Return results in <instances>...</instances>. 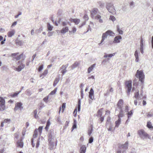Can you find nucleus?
<instances>
[{
  "label": "nucleus",
  "instance_id": "1",
  "mask_svg": "<svg viewBox=\"0 0 153 153\" xmlns=\"http://www.w3.org/2000/svg\"><path fill=\"white\" fill-rule=\"evenodd\" d=\"M106 8L108 12L113 14L116 13V11L113 4L111 2H106Z\"/></svg>",
  "mask_w": 153,
  "mask_h": 153
},
{
  "label": "nucleus",
  "instance_id": "2",
  "mask_svg": "<svg viewBox=\"0 0 153 153\" xmlns=\"http://www.w3.org/2000/svg\"><path fill=\"white\" fill-rule=\"evenodd\" d=\"M136 76L137 78L139 79V81L142 83H143L144 82L145 75L142 70H137L136 74Z\"/></svg>",
  "mask_w": 153,
  "mask_h": 153
},
{
  "label": "nucleus",
  "instance_id": "3",
  "mask_svg": "<svg viewBox=\"0 0 153 153\" xmlns=\"http://www.w3.org/2000/svg\"><path fill=\"white\" fill-rule=\"evenodd\" d=\"M115 34L111 30H108L105 33L102 34V39L101 42L100 44H101L104 40L105 39L107 38L108 36H114Z\"/></svg>",
  "mask_w": 153,
  "mask_h": 153
},
{
  "label": "nucleus",
  "instance_id": "4",
  "mask_svg": "<svg viewBox=\"0 0 153 153\" xmlns=\"http://www.w3.org/2000/svg\"><path fill=\"white\" fill-rule=\"evenodd\" d=\"M138 134L140 137L143 140L146 138L147 136H148V134L143 129L138 130Z\"/></svg>",
  "mask_w": 153,
  "mask_h": 153
},
{
  "label": "nucleus",
  "instance_id": "5",
  "mask_svg": "<svg viewBox=\"0 0 153 153\" xmlns=\"http://www.w3.org/2000/svg\"><path fill=\"white\" fill-rule=\"evenodd\" d=\"M125 84L127 88L128 95H129L132 88V82L131 81H127L125 82Z\"/></svg>",
  "mask_w": 153,
  "mask_h": 153
},
{
  "label": "nucleus",
  "instance_id": "6",
  "mask_svg": "<svg viewBox=\"0 0 153 153\" xmlns=\"http://www.w3.org/2000/svg\"><path fill=\"white\" fill-rule=\"evenodd\" d=\"M0 111H2L5 109V101L2 97H0Z\"/></svg>",
  "mask_w": 153,
  "mask_h": 153
},
{
  "label": "nucleus",
  "instance_id": "7",
  "mask_svg": "<svg viewBox=\"0 0 153 153\" xmlns=\"http://www.w3.org/2000/svg\"><path fill=\"white\" fill-rule=\"evenodd\" d=\"M81 100L79 99L78 100V104L77 106L75 109L74 112V116L75 117H76V116L77 112V110L78 111H80L81 107Z\"/></svg>",
  "mask_w": 153,
  "mask_h": 153
},
{
  "label": "nucleus",
  "instance_id": "8",
  "mask_svg": "<svg viewBox=\"0 0 153 153\" xmlns=\"http://www.w3.org/2000/svg\"><path fill=\"white\" fill-rule=\"evenodd\" d=\"M22 103L21 102H18L15 104V107L14 110L15 111H16L18 109L22 110L23 109V107L22 106Z\"/></svg>",
  "mask_w": 153,
  "mask_h": 153
},
{
  "label": "nucleus",
  "instance_id": "9",
  "mask_svg": "<svg viewBox=\"0 0 153 153\" xmlns=\"http://www.w3.org/2000/svg\"><path fill=\"white\" fill-rule=\"evenodd\" d=\"M48 141L49 143V148L51 150H52L54 148V146H56V145L55 146L54 139H51V140H49Z\"/></svg>",
  "mask_w": 153,
  "mask_h": 153
},
{
  "label": "nucleus",
  "instance_id": "10",
  "mask_svg": "<svg viewBox=\"0 0 153 153\" xmlns=\"http://www.w3.org/2000/svg\"><path fill=\"white\" fill-rule=\"evenodd\" d=\"M98 12V10L97 8H94L91 12V18H93L97 14Z\"/></svg>",
  "mask_w": 153,
  "mask_h": 153
},
{
  "label": "nucleus",
  "instance_id": "11",
  "mask_svg": "<svg viewBox=\"0 0 153 153\" xmlns=\"http://www.w3.org/2000/svg\"><path fill=\"white\" fill-rule=\"evenodd\" d=\"M54 134V131L53 130H50L48 132V140L51 139L53 140L54 138L53 137V136Z\"/></svg>",
  "mask_w": 153,
  "mask_h": 153
},
{
  "label": "nucleus",
  "instance_id": "12",
  "mask_svg": "<svg viewBox=\"0 0 153 153\" xmlns=\"http://www.w3.org/2000/svg\"><path fill=\"white\" fill-rule=\"evenodd\" d=\"M123 101L122 99H120L117 102V105L119 109H122Z\"/></svg>",
  "mask_w": 153,
  "mask_h": 153
},
{
  "label": "nucleus",
  "instance_id": "13",
  "mask_svg": "<svg viewBox=\"0 0 153 153\" xmlns=\"http://www.w3.org/2000/svg\"><path fill=\"white\" fill-rule=\"evenodd\" d=\"M128 142H126L124 144L121 145L120 147H119V148L123 149V150L126 151L128 148Z\"/></svg>",
  "mask_w": 153,
  "mask_h": 153
},
{
  "label": "nucleus",
  "instance_id": "14",
  "mask_svg": "<svg viewBox=\"0 0 153 153\" xmlns=\"http://www.w3.org/2000/svg\"><path fill=\"white\" fill-rule=\"evenodd\" d=\"M89 94V98L92 100H93L94 99V97L93 96L94 94V91L92 88H91Z\"/></svg>",
  "mask_w": 153,
  "mask_h": 153
},
{
  "label": "nucleus",
  "instance_id": "15",
  "mask_svg": "<svg viewBox=\"0 0 153 153\" xmlns=\"http://www.w3.org/2000/svg\"><path fill=\"white\" fill-rule=\"evenodd\" d=\"M122 39V38L120 36H116L114 39L113 42L114 43H119L120 42V40Z\"/></svg>",
  "mask_w": 153,
  "mask_h": 153
},
{
  "label": "nucleus",
  "instance_id": "16",
  "mask_svg": "<svg viewBox=\"0 0 153 153\" xmlns=\"http://www.w3.org/2000/svg\"><path fill=\"white\" fill-rule=\"evenodd\" d=\"M102 17L101 16L99 15H97L96 16H94L93 19H94L97 20H99V22L100 23H102L103 22L102 19H101Z\"/></svg>",
  "mask_w": 153,
  "mask_h": 153
},
{
  "label": "nucleus",
  "instance_id": "17",
  "mask_svg": "<svg viewBox=\"0 0 153 153\" xmlns=\"http://www.w3.org/2000/svg\"><path fill=\"white\" fill-rule=\"evenodd\" d=\"M70 20L72 22H74L75 24H78L80 22V20L78 19H72L71 18Z\"/></svg>",
  "mask_w": 153,
  "mask_h": 153
},
{
  "label": "nucleus",
  "instance_id": "18",
  "mask_svg": "<svg viewBox=\"0 0 153 153\" xmlns=\"http://www.w3.org/2000/svg\"><path fill=\"white\" fill-rule=\"evenodd\" d=\"M68 30V27H65L63 28L61 30L60 32L61 33L65 34L67 32Z\"/></svg>",
  "mask_w": 153,
  "mask_h": 153
},
{
  "label": "nucleus",
  "instance_id": "19",
  "mask_svg": "<svg viewBox=\"0 0 153 153\" xmlns=\"http://www.w3.org/2000/svg\"><path fill=\"white\" fill-rule=\"evenodd\" d=\"M25 67V65L24 64L22 63L21 64L18 66L17 69V70L18 71H20L22 70V69L24 68Z\"/></svg>",
  "mask_w": 153,
  "mask_h": 153
},
{
  "label": "nucleus",
  "instance_id": "20",
  "mask_svg": "<svg viewBox=\"0 0 153 153\" xmlns=\"http://www.w3.org/2000/svg\"><path fill=\"white\" fill-rule=\"evenodd\" d=\"M86 148L84 145L80 147V153H85Z\"/></svg>",
  "mask_w": 153,
  "mask_h": 153
},
{
  "label": "nucleus",
  "instance_id": "21",
  "mask_svg": "<svg viewBox=\"0 0 153 153\" xmlns=\"http://www.w3.org/2000/svg\"><path fill=\"white\" fill-rule=\"evenodd\" d=\"M79 63L78 62H76L74 63L71 66L72 70L76 68L79 65Z\"/></svg>",
  "mask_w": 153,
  "mask_h": 153
},
{
  "label": "nucleus",
  "instance_id": "22",
  "mask_svg": "<svg viewBox=\"0 0 153 153\" xmlns=\"http://www.w3.org/2000/svg\"><path fill=\"white\" fill-rule=\"evenodd\" d=\"M95 65L96 64H94L91 65V66L88 68V73H90L91 71L93 70L94 67H95Z\"/></svg>",
  "mask_w": 153,
  "mask_h": 153
},
{
  "label": "nucleus",
  "instance_id": "23",
  "mask_svg": "<svg viewBox=\"0 0 153 153\" xmlns=\"http://www.w3.org/2000/svg\"><path fill=\"white\" fill-rule=\"evenodd\" d=\"M15 31L14 30H12L9 32L8 33V36L9 37H11L15 33Z\"/></svg>",
  "mask_w": 153,
  "mask_h": 153
},
{
  "label": "nucleus",
  "instance_id": "24",
  "mask_svg": "<svg viewBox=\"0 0 153 153\" xmlns=\"http://www.w3.org/2000/svg\"><path fill=\"white\" fill-rule=\"evenodd\" d=\"M146 126L150 129H153V126H152V123L150 121H149L147 122Z\"/></svg>",
  "mask_w": 153,
  "mask_h": 153
},
{
  "label": "nucleus",
  "instance_id": "25",
  "mask_svg": "<svg viewBox=\"0 0 153 153\" xmlns=\"http://www.w3.org/2000/svg\"><path fill=\"white\" fill-rule=\"evenodd\" d=\"M120 110V111L119 112V114L118 115V117L119 118H120V117H122L124 116V114L123 113V111L122 109H119Z\"/></svg>",
  "mask_w": 153,
  "mask_h": 153
},
{
  "label": "nucleus",
  "instance_id": "26",
  "mask_svg": "<svg viewBox=\"0 0 153 153\" xmlns=\"http://www.w3.org/2000/svg\"><path fill=\"white\" fill-rule=\"evenodd\" d=\"M121 119L120 118H119L118 120L116 121L115 123V127H118L120 124L121 123Z\"/></svg>",
  "mask_w": 153,
  "mask_h": 153
},
{
  "label": "nucleus",
  "instance_id": "27",
  "mask_svg": "<svg viewBox=\"0 0 153 153\" xmlns=\"http://www.w3.org/2000/svg\"><path fill=\"white\" fill-rule=\"evenodd\" d=\"M103 109L102 108H101L98 110V111H97V117H102V110Z\"/></svg>",
  "mask_w": 153,
  "mask_h": 153
},
{
  "label": "nucleus",
  "instance_id": "28",
  "mask_svg": "<svg viewBox=\"0 0 153 153\" xmlns=\"http://www.w3.org/2000/svg\"><path fill=\"white\" fill-rule=\"evenodd\" d=\"M117 31L119 33V34L122 35L123 34V31L122 30L120 29V27L119 25H117Z\"/></svg>",
  "mask_w": 153,
  "mask_h": 153
},
{
  "label": "nucleus",
  "instance_id": "29",
  "mask_svg": "<svg viewBox=\"0 0 153 153\" xmlns=\"http://www.w3.org/2000/svg\"><path fill=\"white\" fill-rule=\"evenodd\" d=\"M76 128V120H74V122L73 126L72 127V131L73 130Z\"/></svg>",
  "mask_w": 153,
  "mask_h": 153
},
{
  "label": "nucleus",
  "instance_id": "30",
  "mask_svg": "<svg viewBox=\"0 0 153 153\" xmlns=\"http://www.w3.org/2000/svg\"><path fill=\"white\" fill-rule=\"evenodd\" d=\"M59 81V79L57 78H56L54 81L53 83V86L54 87H55L57 83Z\"/></svg>",
  "mask_w": 153,
  "mask_h": 153
},
{
  "label": "nucleus",
  "instance_id": "31",
  "mask_svg": "<svg viewBox=\"0 0 153 153\" xmlns=\"http://www.w3.org/2000/svg\"><path fill=\"white\" fill-rule=\"evenodd\" d=\"M53 27L49 23H47V28L48 30L51 31L53 29Z\"/></svg>",
  "mask_w": 153,
  "mask_h": 153
},
{
  "label": "nucleus",
  "instance_id": "32",
  "mask_svg": "<svg viewBox=\"0 0 153 153\" xmlns=\"http://www.w3.org/2000/svg\"><path fill=\"white\" fill-rule=\"evenodd\" d=\"M38 135V129H35L34 133L33 135V137L34 138H36Z\"/></svg>",
  "mask_w": 153,
  "mask_h": 153
},
{
  "label": "nucleus",
  "instance_id": "33",
  "mask_svg": "<svg viewBox=\"0 0 153 153\" xmlns=\"http://www.w3.org/2000/svg\"><path fill=\"white\" fill-rule=\"evenodd\" d=\"M17 144L18 146L20 148H22L23 146V143L22 142H17Z\"/></svg>",
  "mask_w": 153,
  "mask_h": 153
},
{
  "label": "nucleus",
  "instance_id": "34",
  "mask_svg": "<svg viewBox=\"0 0 153 153\" xmlns=\"http://www.w3.org/2000/svg\"><path fill=\"white\" fill-rule=\"evenodd\" d=\"M21 92V91H19L18 93L15 92L13 94H11L10 95V96L12 97H15L17 96Z\"/></svg>",
  "mask_w": 153,
  "mask_h": 153
},
{
  "label": "nucleus",
  "instance_id": "35",
  "mask_svg": "<svg viewBox=\"0 0 153 153\" xmlns=\"http://www.w3.org/2000/svg\"><path fill=\"white\" fill-rule=\"evenodd\" d=\"M98 4L102 8H103L105 6V3L101 1L98 2Z\"/></svg>",
  "mask_w": 153,
  "mask_h": 153
},
{
  "label": "nucleus",
  "instance_id": "36",
  "mask_svg": "<svg viewBox=\"0 0 153 153\" xmlns=\"http://www.w3.org/2000/svg\"><path fill=\"white\" fill-rule=\"evenodd\" d=\"M11 120L10 119H5L3 121V123H7L9 124L10 123Z\"/></svg>",
  "mask_w": 153,
  "mask_h": 153
},
{
  "label": "nucleus",
  "instance_id": "37",
  "mask_svg": "<svg viewBox=\"0 0 153 153\" xmlns=\"http://www.w3.org/2000/svg\"><path fill=\"white\" fill-rule=\"evenodd\" d=\"M139 96V91L138 90H136L134 97L136 99H138Z\"/></svg>",
  "mask_w": 153,
  "mask_h": 153
},
{
  "label": "nucleus",
  "instance_id": "38",
  "mask_svg": "<svg viewBox=\"0 0 153 153\" xmlns=\"http://www.w3.org/2000/svg\"><path fill=\"white\" fill-rule=\"evenodd\" d=\"M76 27H74L72 28V31H69V32L71 34L72 33H74L76 31Z\"/></svg>",
  "mask_w": 153,
  "mask_h": 153
},
{
  "label": "nucleus",
  "instance_id": "39",
  "mask_svg": "<svg viewBox=\"0 0 153 153\" xmlns=\"http://www.w3.org/2000/svg\"><path fill=\"white\" fill-rule=\"evenodd\" d=\"M16 43L17 45H21L23 44V42L22 41L17 40L16 41Z\"/></svg>",
  "mask_w": 153,
  "mask_h": 153
},
{
  "label": "nucleus",
  "instance_id": "40",
  "mask_svg": "<svg viewBox=\"0 0 153 153\" xmlns=\"http://www.w3.org/2000/svg\"><path fill=\"white\" fill-rule=\"evenodd\" d=\"M132 114L133 112L132 110H131L130 111H128V112L127 114L128 115V119H129L130 117L132 115Z\"/></svg>",
  "mask_w": 153,
  "mask_h": 153
},
{
  "label": "nucleus",
  "instance_id": "41",
  "mask_svg": "<svg viewBox=\"0 0 153 153\" xmlns=\"http://www.w3.org/2000/svg\"><path fill=\"white\" fill-rule=\"evenodd\" d=\"M109 19L113 22H114L116 20L114 16L112 15L110 16Z\"/></svg>",
  "mask_w": 153,
  "mask_h": 153
},
{
  "label": "nucleus",
  "instance_id": "42",
  "mask_svg": "<svg viewBox=\"0 0 153 153\" xmlns=\"http://www.w3.org/2000/svg\"><path fill=\"white\" fill-rule=\"evenodd\" d=\"M56 90H57V88H55V89L53 90L52 91H51V92L50 94L51 95H53V94H55L56 91Z\"/></svg>",
  "mask_w": 153,
  "mask_h": 153
},
{
  "label": "nucleus",
  "instance_id": "43",
  "mask_svg": "<svg viewBox=\"0 0 153 153\" xmlns=\"http://www.w3.org/2000/svg\"><path fill=\"white\" fill-rule=\"evenodd\" d=\"M26 94L28 96H30L31 94V91L29 90H27L26 91Z\"/></svg>",
  "mask_w": 153,
  "mask_h": 153
},
{
  "label": "nucleus",
  "instance_id": "44",
  "mask_svg": "<svg viewBox=\"0 0 153 153\" xmlns=\"http://www.w3.org/2000/svg\"><path fill=\"white\" fill-rule=\"evenodd\" d=\"M23 56V54H21L19 56H17L16 57V59L17 60H19L21 58L22 56Z\"/></svg>",
  "mask_w": 153,
  "mask_h": 153
},
{
  "label": "nucleus",
  "instance_id": "45",
  "mask_svg": "<svg viewBox=\"0 0 153 153\" xmlns=\"http://www.w3.org/2000/svg\"><path fill=\"white\" fill-rule=\"evenodd\" d=\"M139 53V51H138L137 50H136L135 51V53L134 54L135 57H139L138 53Z\"/></svg>",
  "mask_w": 153,
  "mask_h": 153
},
{
  "label": "nucleus",
  "instance_id": "46",
  "mask_svg": "<svg viewBox=\"0 0 153 153\" xmlns=\"http://www.w3.org/2000/svg\"><path fill=\"white\" fill-rule=\"evenodd\" d=\"M42 128L43 127L42 126H40L39 127L38 129V130L40 134L42 132Z\"/></svg>",
  "mask_w": 153,
  "mask_h": 153
},
{
  "label": "nucleus",
  "instance_id": "47",
  "mask_svg": "<svg viewBox=\"0 0 153 153\" xmlns=\"http://www.w3.org/2000/svg\"><path fill=\"white\" fill-rule=\"evenodd\" d=\"M65 103H64L62 104V112H63L65 108Z\"/></svg>",
  "mask_w": 153,
  "mask_h": 153
},
{
  "label": "nucleus",
  "instance_id": "48",
  "mask_svg": "<svg viewBox=\"0 0 153 153\" xmlns=\"http://www.w3.org/2000/svg\"><path fill=\"white\" fill-rule=\"evenodd\" d=\"M129 6L131 8H132L134 6V2L133 1L130 2Z\"/></svg>",
  "mask_w": 153,
  "mask_h": 153
},
{
  "label": "nucleus",
  "instance_id": "49",
  "mask_svg": "<svg viewBox=\"0 0 153 153\" xmlns=\"http://www.w3.org/2000/svg\"><path fill=\"white\" fill-rule=\"evenodd\" d=\"M43 65H42L39 67L38 70L39 71H41L43 69Z\"/></svg>",
  "mask_w": 153,
  "mask_h": 153
},
{
  "label": "nucleus",
  "instance_id": "50",
  "mask_svg": "<svg viewBox=\"0 0 153 153\" xmlns=\"http://www.w3.org/2000/svg\"><path fill=\"white\" fill-rule=\"evenodd\" d=\"M48 73V70L46 69L45 70L43 73H42V74H43V76H45L47 75Z\"/></svg>",
  "mask_w": 153,
  "mask_h": 153
},
{
  "label": "nucleus",
  "instance_id": "51",
  "mask_svg": "<svg viewBox=\"0 0 153 153\" xmlns=\"http://www.w3.org/2000/svg\"><path fill=\"white\" fill-rule=\"evenodd\" d=\"M93 130V129L92 128H91V130H88V135L89 136H90L92 133V131Z\"/></svg>",
  "mask_w": 153,
  "mask_h": 153
},
{
  "label": "nucleus",
  "instance_id": "52",
  "mask_svg": "<svg viewBox=\"0 0 153 153\" xmlns=\"http://www.w3.org/2000/svg\"><path fill=\"white\" fill-rule=\"evenodd\" d=\"M69 123V121H66L65 126L64 127V128H66L68 126Z\"/></svg>",
  "mask_w": 153,
  "mask_h": 153
},
{
  "label": "nucleus",
  "instance_id": "53",
  "mask_svg": "<svg viewBox=\"0 0 153 153\" xmlns=\"http://www.w3.org/2000/svg\"><path fill=\"white\" fill-rule=\"evenodd\" d=\"M93 138L92 137H91L89 139V143H91L93 141Z\"/></svg>",
  "mask_w": 153,
  "mask_h": 153
},
{
  "label": "nucleus",
  "instance_id": "54",
  "mask_svg": "<svg viewBox=\"0 0 153 153\" xmlns=\"http://www.w3.org/2000/svg\"><path fill=\"white\" fill-rule=\"evenodd\" d=\"M115 53H113L108 54V57H111L112 56H114Z\"/></svg>",
  "mask_w": 153,
  "mask_h": 153
},
{
  "label": "nucleus",
  "instance_id": "55",
  "mask_svg": "<svg viewBox=\"0 0 153 153\" xmlns=\"http://www.w3.org/2000/svg\"><path fill=\"white\" fill-rule=\"evenodd\" d=\"M143 39L142 38L140 40V47H143Z\"/></svg>",
  "mask_w": 153,
  "mask_h": 153
},
{
  "label": "nucleus",
  "instance_id": "56",
  "mask_svg": "<svg viewBox=\"0 0 153 153\" xmlns=\"http://www.w3.org/2000/svg\"><path fill=\"white\" fill-rule=\"evenodd\" d=\"M130 153H136L135 149L134 148H132Z\"/></svg>",
  "mask_w": 153,
  "mask_h": 153
},
{
  "label": "nucleus",
  "instance_id": "57",
  "mask_svg": "<svg viewBox=\"0 0 153 153\" xmlns=\"http://www.w3.org/2000/svg\"><path fill=\"white\" fill-rule=\"evenodd\" d=\"M67 72V70L65 69H63L61 71V72L62 73V75H63Z\"/></svg>",
  "mask_w": 153,
  "mask_h": 153
},
{
  "label": "nucleus",
  "instance_id": "58",
  "mask_svg": "<svg viewBox=\"0 0 153 153\" xmlns=\"http://www.w3.org/2000/svg\"><path fill=\"white\" fill-rule=\"evenodd\" d=\"M53 32H49L48 33V36L49 37L52 36L53 34Z\"/></svg>",
  "mask_w": 153,
  "mask_h": 153
},
{
  "label": "nucleus",
  "instance_id": "59",
  "mask_svg": "<svg viewBox=\"0 0 153 153\" xmlns=\"http://www.w3.org/2000/svg\"><path fill=\"white\" fill-rule=\"evenodd\" d=\"M83 18L86 20H87L88 19V17L87 14H85L83 16Z\"/></svg>",
  "mask_w": 153,
  "mask_h": 153
},
{
  "label": "nucleus",
  "instance_id": "60",
  "mask_svg": "<svg viewBox=\"0 0 153 153\" xmlns=\"http://www.w3.org/2000/svg\"><path fill=\"white\" fill-rule=\"evenodd\" d=\"M128 106L127 105H126L125 106V112H128Z\"/></svg>",
  "mask_w": 153,
  "mask_h": 153
},
{
  "label": "nucleus",
  "instance_id": "61",
  "mask_svg": "<svg viewBox=\"0 0 153 153\" xmlns=\"http://www.w3.org/2000/svg\"><path fill=\"white\" fill-rule=\"evenodd\" d=\"M88 30H87V31L86 32H85V33H86L88 32L89 31H91V27L90 25H89L88 26Z\"/></svg>",
  "mask_w": 153,
  "mask_h": 153
},
{
  "label": "nucleus",
  "instance_id": "62",
  "mask_svg": "<svg viewBox=\"0 0 153 153\" xmlns=\"http://www.w3.org/2000/svg\"><path fill=\"white\" fill-rule=\"evenodd\" d=\"M22 12H19L18 13V14L15 16V18H17L19 16L22 14Z\"/></svg>",
  "mask_w": 153,
  "mask_h": 153
},
{
  "label": "nucleus",
  "instance_id": "63",
  "mask_svg": "<svg viewBox=\"0 0 153 153\" xmlns=\"http://www.w3.org/2000/svg\"><path fill=\"white\" fill-rule=\"evenodd\" d=\"M81 97L82 98H83L84 94L83 93V90L82 89H81Z\"/></svg>",
  "mask_w": 153,
  "mask_h": 153
},
{
  "label": "nucleus",
  "instance_id": "64",
  "mask_svg": "<svg viewBox=\"0 0 153 153\" xmlns=\"http://www.w3.org/2000/svg\"><path fill=\"white\" fill-rule=\"evenodd\" d=\"M50 124H51V123H50V120H48V121H47L46 126L49 127L50 126Z\"/></svg>",
  "mask_w": 153,
  "mask_h": 153
}]
</instances>
